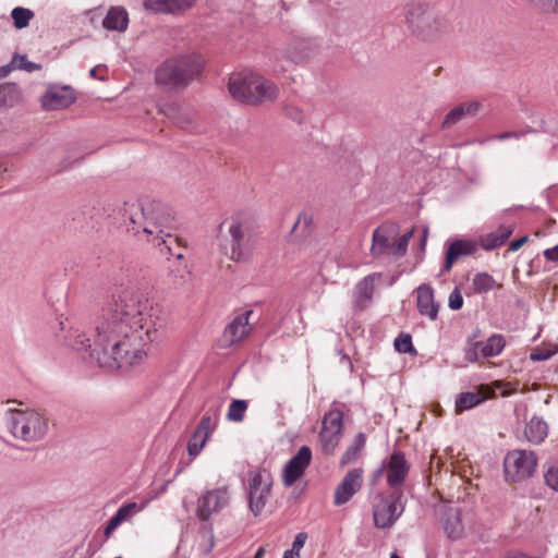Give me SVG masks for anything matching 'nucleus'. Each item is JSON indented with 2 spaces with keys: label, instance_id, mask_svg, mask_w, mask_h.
<instances>
[{
  "label": "nucleus",
  "instance_id": "obj_1",
  "mask_svg": "<svg viewBox=\"0 0 558 558\" xmlns=\"http://www.w3.org/2000/svg\"><path fill=\"white\" fill-rule=\"evenodd\" d=\"M158 339V324L149 301L140 293L124 290L102 307L93 340L78 328H70L63 343L86 352L92 362L108 369L140 365L147 347Z\"/></svg>",
  "mask_w": 558,
  "mask_h": 558
},
{
  "label": "nucleus",
  "instance_id": "obj_2",
  "mask_svg": "<svg viewBox=\"0 0 558 558\" xmlns=\"http://www.w3.org/2000/svg\"><path fill=\"white\" fill-rule=\"evenodd\" d=\"M122 215L133 226L135 233L143 231L147 241L156 245L166 243V238L171 235L173 218L161 203L143 199L137 202H124Z\"/></svg>",
  "mask_w": 558,
  "mask_h": 558
},
{
  "label": "nucleus",
  "instance_id": "obj_3",
  "mask_svg": "<svg viewBox=\"0 0 558 558\" xmlns=\"http://www.w3.org/2000/svg\"><path fill=\"white\" fill-rule=\"evenodd\" d=\"M204 59L196 52L167 59L155 71V82L168 89L186 88L203 71Z\"/></svg>",
  "mask_w": 558,
  "mask_h": 558
},
{
  "label": "nucleus",
  "instance_id": "obj_4",
  "mask_svg": "<svg viewBox=\"0 0 558 558\" xmlns=\"http://www.w3.org/2000/svg\"><path fill=\"white\" fill-rule=\"evenodd\" d=\"M404 22L411 35L424 43L440 39L448 28L445 16L424 2L409 4L404 12Z\"/></svg>",
  "mask_w": 558,
  "mask_h": 558
},
{
  "label": "nucleus",
  "instance_id": "obj_5",
  "mask_svg": "<svg viewBox=\"0 0 558 558\" xmlns=\"http://www.w3.org/2000/svg\"><path fill=\"white\" fill-rule=\"evenodd\" d=\"M228 89L234 99L248 105L271 102L279 96V88L274 82L251 71L233 73Z\"/></svg>",
  "mask_w": 558,
  "mask_h": 558
},
{
  "label": "nucleus",
  "instance_id": "obj_6",
  "mask_svg": "<svg viewBox=\"0 0 558 558\" xmlns=\"http://www.w3.org/2000/svg\"><path fill=\"white\" fill-rule=\"evenodd\" d=\"M5 425L15 440L26 444L43 440L49 430V420L45 413L31 408H9L5 411Z\"/></svg>",
  "mask_w": 558,
  "mask_h": 558
},
{
  "label": "nucleus",
  "instance_id": "obj_7",
  "mask_svg": "<svg viewBox=\"0 0 558 558\" xmlns=\"http://www.w3.org/2000/svg\"><path fill=\"white\" fill-rule=\"evenodd\" d=\"M412 231L399 234V227L392 222H385L373 232L371 253L374 256L388 255L401 257L405 255Z\"/></svg>",
  "mask_w": 558,
  "mask_h": 558
},
{
  "label": "nucleus",
  "instance_id": "obj_8",
  "mask_svg": "<svg viewBox=\"0 0 558 558\" xmlns=\"http://www.w3.org/2000/svg\"><path fill=\"white\" fill-rule=\"evenodd\" d=\"M537 457L534 451L524 449L509 450L504 458V476L508 483H521L536 471Z\"/></svg>",
  "mask_w": 558,
  "mask_h": 558
},
{
  "label": "nucleus",
  "instance_id": "obj_9",
  "mask_svg": "<svg viewBox=\"0 0 558 558\" xmlns=\"http://www.w3.org/2000/svg\"><path fill=\"white\" fill-rule=\"evenodd\" d=\"M272 476L266 470L248 474V506L254 515H259L271 496Z\"/></svg>",
  "mask_w": 558,
  "mask_h": 558
},
{
  "label": "nucleus",
  "instance_id": "obj_10",
  "mask_svg": "<svg viewBox=\"0 0 558 558\" xmlns=\"http://www.w3.org/2000/svg\"><path fill=\"white\" fill-rule=\"evenodd\" d=\"M343 414L338 409L330 410L323 420V427L319 434L320 445L324 453L331 454L338 447L342 437Z\"/></svg>",
  "mask_w": 558,
  "mask_h": 558
},
{
  "label": "nucleus",
  "instance_id": "obj_11",
  "mask_svg": "<svg viewBox=\"0 0 558 558\" xmlns=\"http://www.w3.org/2000/svg\"><path fill=\"white\" fill-rule=\"evenodd\" d=\"M403 512L401 493L380 499L374 506V522L379 529L390 527Z\"/></svg>",
  "mask_w": 558,
  "mask_h": 558
},
{
  "label": "nucleus",
  "instance_id": "obj_12",
  "mask_svg": "<svg viewBox=\"0 0 558 558\" xmlns=\"http://www.w3.org/2000/svg\"><path fill=\"white\" fill-rule=\"evenodd\" d=\"M221 232L227 231L226 241L230 244L229 256L232 260L241 262L246 258V254L242 248L245 235L244 220L241 216L235 215L225 219L220 225Z\"/></svg>",
  "mask_w": 558,
  "mask_h": 558
},
{
  "label": "nucleus",
  "instance_id": "obj_13",
  "mask_svg": "<svg viewBox=\"0 0 558 558\" xmlns=\"http://www.w3.org/2000/svg\"><path fill=\"white\" fill-rule=\"evenodd\" d=\"M230 489L228 486H220L205 492L197 500V515L205 521L211 514L225 509L230 502Z\"/></svg>",
  "mask_w": 558,
  "mask_h": 558
},
{
  "label": "nucleus",
  "instance_id": "obj_14",
  "mask_svg": "<svg viewBox=\"0 0 558 558\" xmlns=\"http://www.w3.org/2000/svg\"><path fill=\"white\" fill-rule=\"evenodd\" d=\"M195 0H144L143 9L153 14L182 15L195 5Z\"/></svg>",
  "mask_w": 558,
  "mask_h": 558
},
{
  "label": "nucleus",
  "instance_id": "obj_15",
  "mask_svg": "<svg viewBox=\"0 0 558 558\" xmlns=\"http://www.w3.org/2000/svg\"><path fill=\"white\" fill-rule=\"evenodd\" d=\"M153 498H144L140 502L133 501L121 506L116 514L108 521L104 535L108 539L111 534L123 523L130 521L134 515L143 511Z\"/></svg>",
  "mask_w": 558,
  "mask_h": 558
},
{
  "label": "nucleus",
  "instance_id": "obj_16",
  "mask_svg": "<svg viewBox=\"0 0 558 558\" xmlns=\"http://www.w3.org/2000/svg\"><path fill=\"white\" fill-rule=\"evenodd\" d=\"M252 313V311H246L245 313L238 315L225 328L221 339L225 347H230L236 342H240L248 336L252 330L250 324V316Z\"/></svg>",
  "mask_w": 558,
  "mask_h": 558
},
{
  "label": "nucleus",
  "instance_id": "obj_17",
  "mask_svg": "<svg viewBox=\"0 0 558 558\" xmlns=\"http://www.w3.org/2000/svg\"><path fill=\"white\" fill-rule=\"evenodd\" d=\"M363 470L353 469L349 471L335 490L333 502L336 506L348 502L351 497L362 487Z\"/></svg>",
  "mask_w": 558,
  "mask_h": 558
},
{
  "label": "nucleus",
  "instance_id": "obj_18",
  "mask_svg": "<svg viewBox=\"0 0 558 558\" xmlns=\"http://www.w3.org/2000/svg\"><path fill=\"white\" fill-rule=\"evenodd\" d=\"M40 101L46 110H60L71 106L75 101V95L68 86H51L43 95Z\"/></svg>",
  "mask_w": 558,
  "mask_h": 558
},
{
  "label": "nucleus",
  "instance_id": "obj_19",
  "mask_svg": "<svg viewBox=\"0 0 558 558\" xmlns=\"http://www.w3.org/2000/svg\"><path fill=\"white\" fill-rule=\"evenodd\" d=\"M312 460V451L307 446L300 448L298 453L287 463L283 471V483L291 486L299 480Z\"/></svg>",
  "mask_w": 558,
  "mask_h": 558
},
{
  "label": "nucleus",
  "instance_id": "obj_20",
  "mask_svg": "<svg viewBox=\"0 0 558 558\" xmlns=\"http://www.w3.org/2000/svg\"><path fill=\"white\" fill-rule=\"evenodd\" d=\"M506 345V340L501 335H493L485 342L477 341L473 344V349L469 350L465 357L469 362H476L480 350L482 357H493L499 355Z\"/></svg>",
  "mask_w": 558,
  "mask_h": 558
},
{
  "label": "nucleus",
  "instance_id": "obj_21",
  "mask_svg": "<svg viewBox=\"0 0 558 558\" xmlns=\"http://www.w3.org/2000/svg\"><path fill=\"white\" fill-rule=\"evenodd\" d=\"M478 251L477 241L470 239H462L453 241L449 244L446 252V260L442 268V272L449 271L453 264L463 256H472Z\"/></svg>",
  "mask_w": 558,
  "mask_h": 558
},
{
  "label": "nucleus",
  "instance_id": "obj_22",
  "mask_svg": "<svg viewBox=\"0 0 558 558\" xmlns=\"http://www.w3.org/2000/svg\"><path fill=\"white\" fill-rule=\"evenodd\" d=\"M387 483L391 488L400 487L409 472L404 456L400 452L391 454L386 468Z\"/></svg>",
  "mask_w": 558,
  "mask_h": 558
},
{
  "label": "nucleus",
  "instance_id": "obj_23",
  "mask_svg": "<svg viewBox=\"0 0 558 558\" xmlns=\"http://www.w3.org/2000/svg\"><path fill=\"white\" fill-rule=\"evenodd\" d=\"M493 395L494 391L488 386H481L474 391L462 392L456 399V411L460 413L470 410Z\"/></svg>",
  "mask_w": 558,
  "mask_h": 558
},
{
  "label": "nucleus",
  "instance_id": "obj_24",
  "mask_svg": "<svg viewBox=\"0 0 558 558\" xmlns=\"http://www.w3.org/2000/svg\"><path fill=\"white\" fill-rule=\"evenodd\" d=\"M129 13L125 8L117 5L109 8L102 20V26L107 31L124 33L129 26Z\"/></svg>",
  "mask_w": 558,
  "mask_h": 558
},
{
  "label": "nucleus",
  "instance_id": "obj_25",
  "mask_svg": "<svg viewBox=\"0 0 558 558\" xmlns=\"http://www.w3.org/2000/svg\"><path fill=\"white\" fill-rule=\"evenodd\" d=\"M166 116L182 129L189 128L195 121L196 113L187 105L172 104L165 109Z\"/></svg>",
  "mask_w": 558,
  "mask_h": 558
},
{
  "label": "nucleus",
  "instance_id": "obj_26",
  "mask_svg": "<svg viewBox=\"0 0 558 558\" xmlns=\"http://www.w3.org/2000/svg\"><path fill=\"white\" fill-rule=\"evenodd\" d=\"M417 308L422 315L436 319L438 306L434 302L433 289L428 286L417 288Z\"/></svg>",
  "mask_w": 558,
  "mask_h": 558
},
{
  "label": "nucleus",
  "instance_id": "obj_27",
  "mask_svg": "<svg viewBox=\"0 0 558 558\" xmlns=\"http://www.w3.org/2000/svg\"><path fill=\"white\" fill-rule=\"evenodd\" d=\"M513 229L510 226H501L495 232H490L478 238V246L485 251H490L502 245L512 234Z\"/></svg>",
  "mask_w": 558,
  "mask_h": 558
},
{
  "label": "nucleus",
  "instance_id": "obj_28",
  "mask_svg": "<svg viewBox=\"0 0 558 558\" xmlns=\"http://www.w3.org/2000/svg\"><path fill=\"white\" fill-rule=\"evenodd\" d=\"M379 279L378 274H373L360 281L355 288V303L360 310H363L373 298L375 282Z\"/></svg>",
  "mask_w": 558,
  "mask_h": 558
},
{
  "label": "nucleus",
  "instance_id": "obj_29",
  "mask_svg": "<svg viewBox=\"0 0 558 558\" xmlns=\"http://www.w3.org/2000/svg\"><path fill=\"white\" fill-rule=\"evenodd\" d=\"M480 104L477 101H470L461 104L451 109L442 121V128L448 129L458 123L465 116H473L477 112Z\"/></svg>",
  "mask_w": 558,
  "mask_h": 558
},
{
  "label": "nucleus",
  "instance_id": "obj_30",
  "mask_svg": "<svg viewBox=\"0 0 558 558\" xmlns=\"http://www.w3.org/2000/svg\"><path fill=\"white\" fill-rule=\"evenodd\" d=\"M444 531L452 539L459 538L463 534L461 513L458 509H447L444 519Z\"/></svg>",
  "mask_w": 558,
  "mask_h": 558
},
{
  "label": "nucleus",
  "instance_id": "obj_31",
  "mask_svg": "<svg viewBox=\"0 0 558 558\" xmlns=\"http://www.w3.org/2000/svg\"><path fill=\"white\" fill-rule=\"evenodd\" d=\"M547 434V424L539 417H532L524 429L525 438L533 444L542 442Z\"/></svg>",
  "mask_w": 558,
  "mask_h": 558
},
{
  "label": "nucleus",
  "instance_id": "obj_32",
  "mask_svg": "<svg viewBox=\"0 0 558 558\" xmlns=\"http://www.w3.org/2000/svg\"><path fill=\"white\" fill-rule=\"evenodd\" d=\"M365 442V435L362 433L357 434L354 437L352 444L347 448L345 452L343 453L340 464L344 466L355 462L360 457V453L363 450Z\"/></svg>",
  "mask_w": 558,
  "mask_h": 558
},
{
  "label": "nucleus",
  "instance_id": "obj_33",
  "mask_svg": "<svg viewBox=\"0 0 558 558\" xmlns=\"http://www.w3.org/2000/svg\"><path fill=\"white\" fill-rule=\"evenodd\" d=\"M496 286L495 279L487 272H478L472 279L473 292L477 294L486 293Z\"/></svg>",
  "mask_w": 558,
  "mask_h": 558
},
{
  "label": "nucleus",
  "instance_id": "obj_34",
  "mask_svg": "<svg viewBox=\"0 0 558 558\" xmlns=\"http://www.w3.org/2000/svg\"><path fill=\"white\" fill-rule=\"evenodd\" d=\"M14 26L19 29L28 26L31 20L34 17V12L29 9L17 7L11 12Z\"/></svg>",
  "mask_w": 558,
  "mask_h": 558
},
{
  "label": "nucleus",
  "instance_id": "obj_35",
  "mask_svg": "<svg viewBox=\"0 0 558 558\" xmlns=\"http://www.w3.org/2000/svg\"><path fill=\"white\" fill-rule=\"evenodd\" d=\"M247 407L248 405L245 400H233L229 405L227 418L232 422H242Z\"/></svg>",
  "mask_w": 558,
  "mask_h": 558
},
{
  "label": "nucleus",
  "instance_id": "obj_36",
  "mask_svg": "<svg viewBox=\"0 0 558 558\" xmlns=\"http://www.w3.org/2000/svg\"><path fill=\"white\" fill-rule=\"evenodd\" d=\"M314 222V215L310 211H302L295 223L293 225L292 231L299 232L301 231L303 234H305L307 231H310L311 227Z\"/></svg>",
  "mask_w": 558,
  "mask_h": 558
},
{
  "label": "nucleus",
  "instance_id": "obj_37",
  "mask_svg": "<svg viewBox=\"0 0 558 558\" xmlns=\"http://www.w3.org/2000/svg\"><path fill=\"white\" fill-rule=\"evenodd\" d=\"M537 11L545 14L558 13V0H527Z\"/></svg>",
  "mask_w": 558,
  "mask_h": 558
},
{
  "label": "nucleus",
  "instance_id": "obj_38",
  "mask_svg": "<svg viewBox=\"0 0 558 558\" xmlns=\"http://www.w3.org/2000/svg\"><path fill=\"white\" fill-rule=\"evenodd\" d=\"M306 538H307V535L305 533L296 534V536L292 543V548L286 550L282 558H299L300 551L304 547Z\"/></svg>",
  "mask_w": 558,
  "mask_h": 558
},
{
  "label": "nucleus",
  "instance_id": "obj_39",
  "mask_svg": "<svg viewBox=\"0 0 558 558\" xmlns=\"http://www.w3.org/2000/svg\"><path fill=\"white\" fill-rule=\"evenodd\" d=\"M207 438L201 434L194 433L187 445V451L191 457H196L204 448Z\"/></svg>",
  "mask_w": 558,
  "mask_h": 558
},
{
  "label": "nucleus",
  "instance_id": "obj_40",
  "mask_svg": "<svg viewBox=\"0 0 558 558\" xmlns=\"http://www.w3.org/2000/svg\"><path fill=\"white\" fill-rule=\"evenodd\" d=\"M11 65L15 69L25 70L27 72L38 71L40 70V65L29 62L26 56L15 54L11 62Z\"/></svg>",
  "mask_w": 558,
  "mask_h": 558
},
{
  "label": "nucleus",
  "instance_id": "obj_41",
  "mask_svg": "<svg viewBox=\"0 0 558 558\" xmlns=\"http://www.w3.org/2000/svg\"><path fill=\"white\" fill-rule=\"evenodd\" d=\"M544 478L551 489L558 490V462L548 464Z\"/></svg>",
  "mask_w": 558,
  "mask_h": 558
},
{
  "label": "nucleus",
  "instance_id": "obj_42",
  "mask_svg": "<svg viewBox=\"0 0 558 558\" xmlns=\"http://www.w3.org/2000/svg\"><path fill=\"white\" fill-rule=\"evenodd\" d=\"M558 348L556 345L551 348H536L532 351L530 359L532 361H546L550 359L556 352Z\"/></svg>",
  "mask_w": 558,
  "mask_h": 558
},
{
  "label": "nucleus",
  "instance_id": "obj_43",
  "mask_svg": "<svg viewBox=\"0 0 558 558\" xmlns=\"http://www.w3.org/2000/svg\"><path fill=\"white\" fill-rule=\"evenodd\" d=\"M395 348L400 353H410L414 351L412 339L409 335H401L395 340Z\"/></svg>",
  "mask_w": 558,
  "mask_h": 558
},
{
  "label": "nucleus",
  "instance_id": "obj_44",
  "mask_svg": "<svg viewBox=\"0 0 558 558\" xmlns=\"http://www.w3.org/2000/svg\"><path fill=\"white\" fill-rule=\"evenodd\" d=\"M448 305L451 310L453 311H457V310H460L463 305V298H462V294L461 292L459 291V289H454L450 295H449V301H448Z\"/></svg>",
  "mask_w": 558,
  "mask_h": 558
},
{
  "label": "nucleus",
  "instance_id": "obj_45",
  "mask_svg": "<svg viewBox=\"0 0 558 558\" xmlns=\"http://www.w3.org/2000/svg\"><path fill=\"white\" fill-rule=\"evenodd\" d=\"M213 429V422L209 416H204L196 428L195 433L201 434L202 436L206 437L208 439L209 434Z\"/></svg>",
  "mask_w": 558,
  "mask_h": 558
},
{
  "label": "nucleus",
  "instance_id": "obj_46",
  "mask_svg": "<svg viewBox=\"0 0 558 558\" xmlns=\"http://www.w3.org/2000/svg\"><path fill=\"white\" fill-rule=\"evenodd\" d=\"M89 75L95 80L104 81L106 78V68L102 65H96L90 70Z\"/></svg>",
  "mask_w": 558,
  "mask_h": 558
},
{
  "label": "nucleus",
  "instance_id": "obj_47",
  "mask_svg": "<svg viewBox=\"0 0 558 558\" xmlns=\"http://www.w3.org/2000/svg\"><path fill=\"white\" fill-rule=\"evenodd\" d=\"M543 254L547 260L558 263V244L551 248L545 250Z\"/></svg>",
  "mask_w": 558,
  "mask_h": 558
},
{
  "label": "nucleus",
  "instance_id": "obj_48",
  "mask_svg": "<svg viewBox=\"0 0 558 558\" xmlns=\"http://www.w3.org/2000/svg\"><path fill=\"white\" fill-rule=\"evenodd\" d=\"M529 241L527 236H522L520 239L513 240L510 245L509 250L514 252L518 251L523 244H525Z\"/></svg>",
  "mask_w": 558,
  "mask_h": 558
},
{
  "label": "nucleus",
  "instance_id": "obj_49",
  "mask_svg": "<svg viewBox=\"0 0 558 558\" xmlns=\"http://www.w3.org/2000/svg\"><path fill=\"white\" fill-rule=\"evenodd\" d=\"M505 558H539V557H530L521 551H511V553H508Z\"/></svg>",
  "mask_w": 558,
  "mask_h": 558
},
{
  "label": "nucleus",
  "instance_id": "obj_50",
  "mask_svg": "<svg viewBox=\"0 0 558 558\" xmlns=\"http://www.w3.org/2000/svg\"><path fill=\"white\" fill-rule=\"evenodd\" d=\"M265 547H259L254 556V558H263L265 555Z\"/></svg>",
  "mask_w": 558,
  "mask_h": 558
},
{
  "label": "nucleus",
  "instance_id": "obj_51",
  "mask_svg": "<svg viewBox=\"0 0 558 558\" xmlns=\"http://www.w3.org/2000/svg\"><path fill=\"white\" fill-rule=\"evenodd\" d=\"M8 171V166L4 162H0V178Z\"/></svg>",
  "mask_w": 558,
  "mask_h": 558
},
{
  "label": "nucleus",
  "instance_id": "obj_52",
  "mask_svg": "<svg viewBox=\"0 0 558 558\" xmlns=\"http://www.w3.org/2000/svg\"><path fill=\"white\" fill-rule=\"evenodd\" d=\"M3 90H8L9 93H15L16 88L15 86L8 85L3 87Z\"/></svg>",
  "mask_w": 558,
  "mask_h": 558
},
{
  "label": "nucleus",
  "instance_id": "obj_53",
  "mask_svg": "<svg viewBox=\"0 0 558 558\" xmlns=\"http://www.w3.org/2000/svg\"><path fill=\"white\" fill-rule=\"evenodd\" d=\"M510 136H511V134H509V133H502V134L498 135V138L499 140H506V138H508Z\"/></svg>",
  "mask_w": 558,
  "mask_h": 558
},
{
  "label": "nucleus",
  "instance_id": "obj_54",
  "mask_svg": "<svg viewBox=\"0 0 558 558\" xmlns=\"http://www.w3.org/2000/svg\"><path fill=\"white\" fill-rule=\"evenodd\" d=\"M1 71L3 72V75H5L7 73H9V72H10V68H9V66H3V68L1 69Z\"/></svg>",
  "mask_w": 558,
  "mask_h": 558
},
{
  "label": "nucleus",
  "instance_id": "obj_55",
  "mask_svg": "<svg viewBox=\"0 0 558 558\" xmlns=\"http://www.w3.org/2000/svg\"><path fill=\"white\" fill-rule=\"evenodd\" d=\"M390 558H401L399 555H397L396 553L391 554Z\"/></svg>",
  "mask_w": 558,
  "mask_h": 558
}]
</instances>
